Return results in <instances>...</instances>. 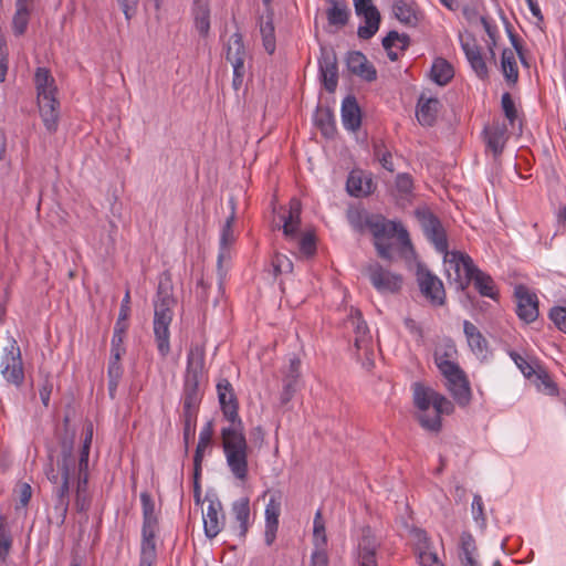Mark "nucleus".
Here are the masks:
<instances>
[{
  "mask_svg": "<svg viewBox=\"0 0 566 566\" xmlns=\"http://www.w3.org/2000/svg\"><path fill=\"white\" fill-rule=\"evenodd\" d=\"M301 211L302 206L301 201L293 198L290 201V209L289 213L286 216H283V234L287 239H295L298 235L300 232V226H301Z\"/></svg>",
  "mask_w": 566,
  "mask_h": 566,
  "instance_id": "nucleus-28",
  "label": "nucleus"
},
{
  "mask_svg": "<svg viewBox=\"0 0 566 566\" xmlns=\"http://www.w3.org/2000/svg\"><path fill=\"white\" fill-rule=\"evenodd\" d=\"M54 78L45 67H38L34 74V83L38 92V99L55 97L56 87Z\"/></svg>",
  "mask_w": 566,
  "mask_h": 566,
  "instance_id": "nucleus-35",
  "label": "nucleus"
},
{
  "mask_svg": "<svg viewBox=\"0 0 566 566\" xmlns=\"http://www.w3.org/2000/svg\"><path fill=\"white\" fill-rule=\"evenodd\" d=\"M31 9L15 8L12 18V31L15 36H21L27 32L30 21Z\"/></svg>",
  "mask_w": 566,
  "mask_h": 566,
  "instance_id": "nucleus-48",
  "label": "nucleus"
},
{
  "mask_svg": "<svg viewBox=\"0 0 566 566\" xmlns=\"http://www.w3.org/2000/svg\"><path fill=\"white\" fill-rule=\"evenodd\" d=\"M473 282L475 290L480 295L495 300L497 297V290L494 280L488 273L481 271L478 266L474 268L472 275L468 279V285Z\"/></svg>",
  "mask_w": 566,
  "mask_h": 566,
  "instance_id": "nucleus-29",
  "label": "nucleus"
},
{
  "mask_svg": "<svg viewBox=\"0 0 566 566\" xmlns=\"http://www.w3.org/2000/svg\"><path fill=\"white\" fill-rule=\"evenodd\" d=\"M365 224L374 238V247L378 256L385 261L394 260L392 243L390 240L397 235L402 244L410 245L409 233L400 223L386 219L382 214L374 213L367 217Z\"/></svg>",
  "mask_w": 566,
  "mask_h": 566,
  "instance_id": "nucleus-5",
  "label": "nucleus"
},
{
  "mask_svg": "<svg viewBox=\"0 0 566 566\" xmlns=\"http://www.w3.org/2000/svg\"><path fill=\"white\" fill-rule=\"evenodd\" d=\"M392 11L397 20L402 24L415 27L418 23L417 4L406 2L405 0H395Z\"/></svg>",
  "mask_w": 566,
  "mask_h": 566,
  "instance_id": "nucleus-39",
  "label": "nucleus"
},
{
  "mask_svg": "<svg viewBox=\"0 0 566 566\" xmlns=\"http://www.w3.org/2000/svg\"><path fill=\"white\" fill-rule=\"evenodd\" d=\"M439 104V99L434 97L428 98L424 102H422V97L419 99L416 116L420 125L432 126L436 123Z\"/></svg>",
  "mask_w": 566,
  "mask_h": 566,
  "instance_id": "nucleus-36",
  "label": "nucleus"
},
{
  "mask_svg": "<svg viewBox=\"0 0 566 566\" xmlns=\"http://www.w3.org/2000/svg\"><path fill=\"white\" fill-rule=\"evenodd\" d=\"M371 213H363L359 211L350 212L348 214V220L355 231L363 233L367 229L365 221H366L367 217Z\"/></svg>",
  "mask_w": 566,
  "mask_h": 566,
  "instance_id": "nucleus-62",
  "label": "nucleus"
},
{
  "mask_svg": "<svg viewBox=\"0 0 566 566\" xmlns=\"http://www.w3.org/2000/svg\"><path fill=\"white\" fill-rule=\"evenodd\" d=\"M218 399L222 415L230 423L221 429L222 449L232 475L245 482L249 476V444L244 426L239 416V402L231 382L222 378L217 384Z\"/></svg>",
  "mask_w": 566,
  "mask_h": 566,
  "instance_id": "nucleus-1",
  "label": "nucleus"
},
{
  "mask_svg": "<svg viewBox=\"0 0 566 566\" xmlns=\"http://www.w3.org/2000/svg\"><path fill=\"white\" fill-rule=\"evenodd\" d=\"M416 280L421 294L432 306L446 304V290L442 281L424 264H417Z\"/></svg>",
  "mask_w": 566,
  "mask_h": 566,
  "instance_id": "nucleus-10",
  "label": "nucleus"
},
{
  "mask_svg": "<svg viewBox=\"0 0 566 566\" xmlns=\"http://www.w3.org/2000/svg\"><path fill=\"white\" fill-rule=\"evenodd\" d=\"M463 332L467 337L468 345L472 353L481 360H485L489 355V344L479 328L470 321L463 322Z\"/></svg>",
  "mask_w": 566,
  "mask_h": 566,
  "instance_id": "nucleus-21",
  "label": "nucleus"
},
{
  "mask_svg": "<svg viewBox=\"0 0 566 566\" xmlns=\"http://www.w3.org/2000/svg\"><path fill=\"white\" fill-rule=\"evenodd\" d=\"M301 360L293 356L290 359L289 366L284 369L283 374V389L280 395L281 405L289 403L294 397L298 388V381L301 377Z\"/></svg>",
  "mask_w": 566,
  "mask_h": 566,
  "instance_id": "nucleus-20",
  "label": "nucleus"
},
{
  "mask_svg": "<svg viewBox=\"0 0 566 566\" xmlns=\"http://www.w3.org/2000/svg\"><path fill=\"white\" fill-rule=\"evenodd\" d=\"M509 355L512 358V360L515 363L517 368L521 370V373L524 375V377H526L528 379L534 377V375L537 371L538 364L533 365L532 363H530L526 358H524L522 355H520L515 350H511L509 353Z\"/></svg>",
  "mask_w": 566,
  "mask_h": 566,
  "instance_id": "nucleus-53",
  "label": "nucleus"
},
{
  "mask_svg": "<svg viewBox=\"0 0 566 566\" xmlns=\"http://www.w3.org/2000/svg\"><path fill=\"white\" fill-rule=\"evenodd\" d=\"M342 122L349 132H357L361 125V111L354 95H348L342 103Z\"/></svg>",
  "mask_w": 566,
  "mask_h": 566,
  "instance_id": "nucleus-24",
  "label": "nucleus"
},
{
  "mask_svg": "<svg viewBox=\"0 0 566 566\" xmlns=\"http://www.w3.org/2000/svg\"><path fill=\"white\" fill-rule=\"evenodd\" d=\"M486 148L492 151L494 159H497L505 147L509 139L507 127L502 124L486 126L483 130Z\"/></svg>",
  "mask_w": 566,
  "mask_h": 566,
  "instance_id": "nucleus-22",
  "label": "nucleus"
},
{
  "mask_svg": "<svg viewBox=\"0 0 566 566\" xmlns=\"http://www.w3.org/2000/svg\"><path fill=\"white\" fill-rule=\"evenodd\" d=\"M92 439H93V426L91 423L87 427V429H86L85 438H84L83 446H82V450H81V453H80V458L77 460V461H80L81 470L85 469L88 465V455H90V449H91Z\"/></svg>",
  "mask_w": 566,
  "mask_h": 566,
  "instance_id": "nucleus-55",
  "label": "nucleus"
},
{
  "mask_svg": "<svg viewBox=\"0 0 566 566\" xmlns=\"http://www.w3.org/2000/svg\"><path fill=\"white\" fill-rule=\"evenodd\" d=\"M346 189L350 196L360 198L373 193L375 184L371 178L364 176L363 171L353 170L347 178Z\"/></svg>",
  "mask_w": 566,
  "mask_h": 566,
  "instance_id": "nucleus-26",
  "label": "nucleus"
},
{
  "mask_svg": "<svg viewBox=\"0 0 566 566\" xmlns=\"http://www.w3.org/2000/svg\"><path fill=\"white\" fill-rule=\"evenodd\" d=\"M172 281L168 272L159 277L156 298L154 300V335L158 353L166 357L170 352V331L172 321V307L177 301L172 294Z\"/></svg>",
  "mask_w": 566,
  "mask_h": 566,
  "instance_id": "nucleus-2",
  "label": "nucleus"
},
{
  "mask_svg": "<svg viewBox=\"0 0 566 566\" xmlns=\"http://www.w3.org/2000/svg\"><path fill=\"white\" fill-rule=\"evenodd\" d=\"M396 188L403 196L410 195L413 189L411 176L409 174H398L396 177Z\"/></svg>",
  "mask_w": 566,
  "mask_h": 566,
  "instance_id": "nucleus-60",
  "label": "nucleus"
},
{
  "mask_svg": "<svg viewBox=\"0 0 566 566\" xmlns=\"http://www.w3.org/2000/svg\"><path fill=\"white\" fill-rule=\"evenodd\" d=\"M200 405L182 402V423H197Z\"/></svg>",
  "mask_w": 566,
  "mask_h": 566,
  "instance_id": "nucleus-63",
  "label": "nucleus"
},
{
  "mask_svg": "<svg viewBox=\"0 0 566 566\" xmlns=\"http://www.w3.org/2000/svg\"><path fill=\"white\" fill-rule=\"evenodd\" d=\"M143 511L140 559L138 566H153L157 558L156 535L159 521L155 511V501L147 491L140 493Z\"/></svg>",
  "mask_w": 566,
  "mask_h": 566,
  "instance_id": "nucleus-6",
  "label": "nucleus"
},
{
  "mask_svg": "<svg viewBox=\"0 0 566 566\" xmlns=\"http://www.w3.org/2000/svg\"><path fill=\"white\" fill-rule=\"evenodd\" d=\"M274 275L282 273H291L293 271V262L284 254L276 253L272 261Z\"/></svg>",
  "mask_w": 566,
  "mask_h": 566,
  "instance_id": "nucleus-57",
  "label": "nucleus"
},
{
  "mask_svg": "<svg viewBox=\"0 0 566 566\" xmlns=\"http://www.w3.org/2000/svg\"><path fill=\"white\" fill-rule=\"evenodd\" d=\"M452 353H455L454 346L448 345L443 354L440 350H437L434 354L436 364L447 381L459 378V376L464 374L457 363L449 359Z\"/></svg>",
  "mask_w": 566,
  "mask_h": 566,
  "instance_id": "nucleus-27",
  "label": "nucleus"
},
{
  "mask_svg": "<svg viewBox=\"0 0 566 566\" xmlns=\"http://www.w3.org/2000/svg\"><path fill=\"white\" fill-rule=\"evenodd\" d=\"M220 511H222L221 502L218 499L210 500L207 512L203 515V530L208 538H214L224 526V515L219 517Z\"/></svg>",
  "mask_w": 566,
  "mask_h": 566,
  "instance_id": "nucleus-23",
  "label": "nucleus"
},
{
  "mask_svg": "<svg viewBox=\"0 0 566 566\" xmlns=\"http://www.w3.org/2000/svg\"><path fill=\"white\" fill-rule=\"evenodd\" d=\"M310 566H328V555L325 548H315L313 551Z\"/></svg>",
  "mask_w": 566,
  "mask_h": 566,
  "instance_id": "nucleus-64",
  "label": "nucleus"
},
{
  "mask_svg": "<svg viewBox=\"0 0 566 566\" xmlns=\"http://www.w3.org/2000/svg\"><path fill=\"white\" fill-rule=\"evenodd\" d=\"M348 71L366 82L377 80L376 67L367 60L366 55L360 51L348 52L346 57Z\"/></svg>",
  "mask_w": 566,
  "mask_h": 566,
  "instance_id": "nucleus-18",
  "label": "nucleus"
},
{
  "mask_svg": "<svg viewBox=\"0 0 566 566\" xmlns=\"http://www.w3.org/2000/svg\"><path fill=\"white\" fill-rule=\"evenodd\" d=\"M49 462L44 468L48 480L53 484L55 497L70 499V481L75 478L76 458L73 454V439L61 441V457L53 462V452L49 453Z\"/></svg>",
  "mask_w": 566,
  "mask_h": 566,
  "instance_id": "nucleus-4",
  "label": "nucleus"
},
{
  "mask_svg": "<svg viewBox=\"0 0 566 566\" xmlns=\"http://www.w3.org/2000/svg\"><path fill=\"white\" fill-rule=\"evenodd\" d=\"M0 368L1 375L8 384L18 388L22 386L24 381V369L21 350L15 339H12L10 346L4 348Z\"/></svg>",
  "mask_w": 566,
  "mask_h": 566,
  "instance_id": "nucleus-11",
  "label": "nucleus"
},
{
  "mask_svg": "<svg viewBox=\"0 0 566 566\" xmlns=\"http://www.w3.org/2000/svg\"><path fill=\"white\" fill-rule=\"evenodd\" d=\"M206 373L205 344H191L187 354V365L184 375L182 402L200 405L202 392L199 384Z\"/></svg>",
  "mask_w": 566,
  "mask_h": 566,
  "instance_id": "nucleus-7",
  "label": "nucleus"
},
{
  "mask_svg": "<svg viewBox=\"0 0 566 566\" xmlns=\"http://www.w3.org/2000/svg\"><path fill=\"white\" fill-rule=\"evenodd\" d=\"M300 251L306 258H312L316 253V238L312 232L305 233L300 240Z\"/></svg>",
  "mask_w": 566,
  "mask_h": 566,
  "instance_id": "nucleus-56",
  "label": "nucleus"
},
{
  "mask_svg": "<svg viewBox=\"0 0 566 566\" xmlns=\"http://www.w3.org/2000/svg\"><path fill=\"white\" fill-rule=\"evenodd\" d=\"M430 74L436 84L444 86L453 78L454 69L446 59L437 57L431 65Z\"/></svg>",
  "mask_w": 566,
  "mask_h": 566,
  "instance_id": "nucleus-40",
  "label": "nucleus"
},
{
  "mask_svg": "<svg viewBox=\"0 0 566 566\" xmlns=\"http://www.w3.org/2000/svg\"><path fill=\"white\" fill-rule=\"evenodd\" d=\"M318 69L321 80L327 92H335L338 84V65L336 52L331 46H321Z\"/></svg>",
  "mask_w": 566,
  "mask_h": 566,
  "instance_id": "nucleus-13",
  "label": "nucleus"
},
{
  "mask_svg": "<svg viewBox=\"0 0 566 566\" xmlns=\"http://www.w3.org/2000/svg\"><path fill=\"white\" fill-rule=\"evenodd\" d=\"M478 547L475 539L469 532H463L460 536L459 559L462 566H480L476 560Z\"/></svg>",
  "mask_w": 566,
  "mask_h": 566,
  "instance_id": "nucleus-33",
  "label": "nucleus"
},
{
  "mask_svg": "<svg viewBox=\"0 0 566 566\" xmlns=\"http://www.w3.org/2000/svg\"><path fill=\"white\" fill-rule=\"evenodd\" d=\"M446 386L459 406L465 407L469 405L471 400V389L465 373L459 376V378L447 381Z\"/></svg>",
  "mask_w": 566,
  "mask_h": 566,
  "instance_id": "nucleus-34",
  "label": "nucleus"
},
{
  "mask_svg": "<svg viewBox=\"0 0 566 566\" xmlns=\"http://www.w3.org/2000/svg\"><path fill=\"white\" fill-rule=\"evenodd\" d=\"M331 7L326 10L327 21L331 25L344 27L348 23L350 11L347 6L339 4L338 0H327Z\"/></svg>",
  "mask_w": 566,
  "mask_h": 566,
  "instance_id": "nucleus-43",
  "label": "nucleus"
},
{
  "mask_svg": "<svg viewBox=\"0 0 566 566\" xmlns=\"http://www.w3.org/2000/svg\"><path fill=\"white\" fill-rule=\"evenodd\" d=\"M245 48L243 44L242 34L239 32L233 33L227 45L226 59L229 61L233 69H235L237 63L240 62L241 66H244L245 60Z\"/></svg>",
  "mask_w": 566,
  "mask_h": 566,
  "instance_id": "nucleus-38",
  "label": "nucleus"
},
{
  "mask_svg": "<svg viewBox=\"0 0 566 566\" xmlns=\"http://www.w3.org/2000/svg\"><path fill=\"white\" fill-rule=\"evenodd\" d=\"M415 213L426 238L439 253L448 255V237L440 219L428 208L417 209Z\"/></svg>",
  "mask_w": 566,
  "mask_h": 566,
  "instance_id": "nucleus-9",
  "label": "nucleus"
},
{
  "mask_svg": "<svg viewBox=\"0 0 566 566\" xmlns=\"http://www.w3.org/2000/svg\"><path fill=\"white\" fill-rule=\"evenodd\" d=\"M548 317L557 329L566 334V306L552 307Z\"/></svg>",
  "mask_w": 566,
  "mask_h": 566,
  "instance_id": "nucleus-54",
  "label": "nucleus"
},
{
  "mask_svg": "<svg viewBox=\"0 0 566 566\" xmlns=\"http://www.w3.org/2000/svg\"><path fill=\"white\" fill-rule=\"evenodd\" d=\"M380 547L379 541L369 526L361 528V536L357 545L358 566H378L377 551Z\"/></svg>",
  "mask_w": 566,
  "mask_h": 566,
  "instance_id": "nucleus-14",
  "label": "nucleus"
},
{
  "mask_svg": "<svg viewBox=\"0 0 566 566\" xmlns=\"http://www.w3.org/2000/svg\"><path fill=\"white\" fill-rule=\"evenodd\" d=\"M501 66L506 82L515 85L518 80V69L512 50H503L501 56Z\"/></svg>",
  "mask_w": 566,
  "mask_h": 566,
  "instance_id": "nucleus-45",
  "label": "nucleus"
},
{
  "mask_svg": "<svg viewBox=\"0 0 566 566\" xmlns=\"http://www.w3.org/2000/svg\"><path fill=\"white\" fill-rule=\"evenodd\" d=\"M213 437V422L212 420L208 421L199 433V441L193 455V464L202 465L205 451L210 446Z\"/></svg>",
  "mask_w": 566,
  "mask_h": 566,
  "instance_id": "nucleus-44",
  "label": "nucleus"
},
{
  "mask_svg": "<svg viewBox=\"0 0 566 566\" xmlns=\"http://www.w3.org/2000/svg\"><path fill=\"white\" fill-rule=\"evenodd\" d=\"M413 405L419 410L417 419L420 426L431 432H439L442 428L441 416L451 415L453 403L443 395L421 382L412 385Z\"/></svg>",
  "mask_w": 566,
  "mask_h": 566,
  "instance_id": "nucleus-3",
  "label": "nucleus"
},
{
  "mask_svg": "<svg viewBox=\"0 0 566 566\" xmlns=\"http://www.w3.org/2000/svg\"><path fill=\"white\" fill-rule=\"evenodd\" d=\"M349 323L353 326L355 333V347L358 350L369 347L371 337L369 335L368 326L361 317V313L359 311H355V314L352 315Z\"/></svg>",
  "mask_w": 566,
  "mask_h": 566,
  "instance_id": "nucleus-41",
  "label": "nucleus"
},
{
  "mask_svg": "<svg viewBox=\"0 0 566 566\" xmlns=\"http://www.w3.org/2000/svg\"><path fill=\"white\" fill-rule=\"evenodd\" d=\"M315 124L326 138H333L337 132L334 114L328 107H317Z\"/></svg>",
  "mask_w": 566,
  "mask_h": 566,
  "instance_id": "nucleus-42",
  "label": "nucleus"
},
{
  "mask_svg": "<svg viewBox=\"0 0 566 566\" xmlns=\"http://www.w3.org/2000/svg\"><path fill=\"white\" fill-rule=\"evenodd\" d=\"M471 507H472V515H473L474 521L481 527L484 528L485 525H486V518H485V515H484V506H483V501H482L481 495L475 494L473 496V501H472Z\"/></svg>",
  "mask_w": 566,
  "mask_h": 566,
  "instance_id": "nucleus-58",
  "label": "nucleus"
},
{
  "mask_svg": "<svg viewBox=\"0 0 566 566\" xmlns=\"http://www.w3.org/2000/svg\"><path fill=\"white\" fill-rule=\"evenodd\" d=\"M40 115L43 120L45 128L50 133H54L57 129L59 122V102L55 97H45L38 99Z\"/></svg>",
  "mask_w": 566,
  "mask_h": 566,
  "instance_id": "nucleus-30",
  "label": "nucleus"
},
{
  "mask_svg": "<svg viewBox=\"0 0 566 566\" xmlns=\"http://www.w3.org/2000/svg\"><path fill=\"white\" fill-rule=\"evenodd\" d=\"M12 546V536L6 523V517L0 515V559H7Z\"/></svg>",
  "mask_w": 566,
  "mask_h": 566,
  "instance_id": "nucleus-50",
  "label": "nucleus"
},
{
  "mask_svg": "<svg viewBox=\"0 0 566 566\" xmlns=\"http://www.w3.org/2000/svg\"><path fill=\"white\" fill-rule=\"evenodd\" d=\"M418 560L420 566H444L438 555L434 552L429 551L427 546L424 549L419 548Z\"/></svg>",
  "mask_w": 566,
  "mask_h": 566,
  "instance_id": "nucleus-59",
  "label": "nucleus"
},
{
  "mask_svg": "<svg viewBox=\"0 0 566 566\" xmlns=\"http://www.w3.org/2000/svg\"><path fill=\"white\" fill-rule=\"evenodd\" d=\"M88 465L85 469L80 468V461H76V470L75 478L77 479L76 483V493H87V484H88Z\"/></svg>",
  "mask_w": 566,
  "mask_h": 566,
  "instance_id": "nucleus-61",
  "label": "nucleus"
},
{
  "mask_svg": "<svg viewBox=\"0 0 566 566\" xmlns=\"http://www.w3.org/2000/svg\"><path fill=\"white\" fill-rule=\"evenodd\" d=\"M460 41L465 57L476 76L480 80L489 78V69L475 38L468 36L467 39H461Z\"/></svg>",
  "mask_w": 566,
  "mask_h": 566,
  "instance_id": "nucleus-15",
  "label": "nucleus"
},
{
  "mask_svg": "<svg viewBox=\"0 0 566 566\" xmlns=\"http://www.w3.org/2000/svg\"><path fill=\"white\" fill-rule=\"evenodd\" d=\"M260 32L264 50L269 54H273L276 49V42L272 10H269L265 17L260 18Z\"/></svg>",
  "mask_w": 566,
  "mask_h": 566,
  "instance_id": "nucleus-37",
  "label": "nucleus"
},
{
  "mask_svg": "<svg viewBox=\"0 0 566 566\" xmlns=\"http://www.w3.org/2000/svg\"><path fill=\"white\" fill-rule=\"evenodd\" d=\"M534 377V382L539 391L548 396L558 395V387L556 382L552 379L551 375L544 367L537 365V371Z\"/></svg>",
  "mask_w": 566,
  "mask_h": 566,
  "instance_id": "nucleus-46",
  "label": "nucleus"
},
{
  "mask_svg": "<svg viewBox=\"0 0 566 566\" xmlns=\"http://www.w3.org/2000/svg\"><path fill=\"white\" fill-rule=\"evenodd\" d=\"M192 17L195 28L202 38H207L210 31V8L207 0H193Z\"/></svg>",
  "mask_w": 566,
  "mask_h": 566,
  "instance_id": "nucleus-31",
  "label": "nucleus"
},
{
  "mask_svg": "<svg viewBox=\"0 0 566 566\" xmlns=\"http://www.w3.org/2000/svg\"><path fill=\"white\" fill-rule=\"evenodd\" d=\"M363 11L359 17L364 19L365 24L358 27L357 35L361 40H369L377 33L381 17L377 8H367Z\"/></svg>",
  "mask_w": 566,
  "mask_h": 566,
  "instance_id": "nucleus-32",
  "label": "nucleus"
},
{
  "mask_svg": "<svg viewBox=\"0 0 566 566\" xmlns=\"http://www.w3.org/2000/svg\"><path fill=\"white\" fill-rule=\"evenodd\" d=\"M231 514L234 520L239 523L238 526L233 527V531L240 539H244L249 531V518H250V500L249 497H240L234 501L231 505Z\"/></svg>",
  "mask_w": 566,
  "mask_h": 566,
  "instance_id": "nucleus-25",
  "label": "nucleus"
},
{
  "mask_svg": "<svg viewBox=\"0 0 566 566\" xmlns=\"http://www.w3.org/2000/svg\"><path fill=\"white\" fill-rule=\"evenodd\" d=\"M517 298L516 314L525 323H532L538 317V301L535 294L528 292L525 286L515 289Z\"/></svg>",
  "mask_w": 566,
  "mask_h": 566,
  "instance_id": "nucleus-16",
  "label": "nucleus"
},
{
  "mask_svg": "<svg viewBox=\"0 0 566 566\" xmlns=\"http://www.w3.org/2000/svg\"><path fill=\"white\" fill-rule=\"evenodd\" d=\"M374 157L380 163L382 168L392 172L395 170L391 151L387 148L382 139L373 142Z\"/></svg>",
  "mask_w": 566,
  "mask_h": 566,
  "instance_id": "nucleus-47",
  "label": "nucleus"
},
{
  "mask_svg": "<svg viewBox=\"0 0 566 566\" xmlns=\"http://www.w3.org/2000/svg\"><path fill=\"white\" fill-rule=\"evenodd\" d=\"M69 505L70 499L54 496L53 514L50 517V521H54L57 526H62L66 520Z\"/></svg>",
  "mask_w": 566,
  "mask_h": 566,
  "instance_id": "nucleus-52",
  "label": "nucleus"
},
{
  "mask_svg": "<svg viewBox=\"0 0 566 566\" xmlns=\"http://www.w3.org/2000/svg\"><path fill=\"white\" fill-rule=\"evenodd\" d=\"M501 106L511 128L515 129V124L518 122V113L512 95L509 92L503 93Z\"/></svg>",
  "mask_w": 566,
  "mask_h": 566,
  "instance_id": "nucleus-49",
  "label": "nucleus"
},
{
  "mask_svg": "<svg viewBox=\"0 0 566 566\" xmlns=\"http://www.w3.org/2000/svg\"><path fill=\"white\" fill-rule=\"evenodd\" d=\"M281 514V494H272L264 511L265 515V531L264 542L268 546H271L276 538L279 530V517Z\"/></svg>",
  "mask_w": 566,
  "mask_h": 566,
  "instance_id": "nucleus-17",
  "label": "nucleus"
},
{
  "mask_svg": "<svg viewBox=\"0 0 566 566\" xmlns=\"http://www.w3.org/2000/svg\"><path fill=\"white\" fill-rule=\"evenodd\" d=\"M365 273L371 285L381 294H395L402 287V276L382 268L378 262L369 263Z\"/></svg>",
  "mask_w": 566,
  "mask_h": 566,
  "instance_id": "nucleus-12",
  "label": "nucleus"
},
{
  "mask_svg": "<svg viewBox=\"0 0 566 566\" xmlns=\"http://www.w3.org/2000/svg\"><path fill=\"white\" fill-rule=\"evenodd\" d=\"M231 206V213L227 218L226 223L223 224L220 233V247L218 253V268L219 270L222 266L224 261H229L231 258L230 254V245L235 241L234 232H233V223L235 220V201L233 198L229 200Z\"/></svg>",
  "mask_w": 566,
  "mask_h": 566,
  "instance_id": "nucleus-19",
  "label": "nucleus"
},
{
  "mask_svg": "<svg viewBox=\"0 0 566 566\" xmlns=\"http://www.w3.org/2000/svg\"><path fill=\"white\" fill-rule=\"evenodd\" d=\"M444 264L449 282L454 283L457 290H465L468 279L476 266L472 258L461 251L450 252L448 250V255L444 254Z\"/></svg>",
  "mask_w": 566,
  "mask_h": 566,
  "instance_id": "nucleus-8",
  "label": "nucleus"
},
{
  "mask_svg": "<svg viewBox=\"0 0 566 566\" xmlns=\"http://www.w3.org/2000/svg\"><path fill=\"white\" fill-rule=\"evenodd\" d=\"M313 537L315 548H325L327 544V536L321 511H317L314 517Z\"/></svg>",
  "mask_w": 566,
  "mask_h": 566,
  "instance_id": "nucleus-51",
  "label": "nucleus"
}]
</instances>
